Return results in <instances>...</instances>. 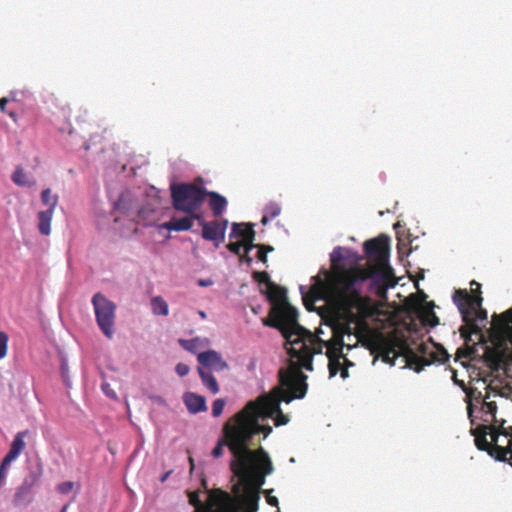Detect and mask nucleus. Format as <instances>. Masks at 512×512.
<instances>
[{"label": "nucleus", "instance_id": "obj_25", "mask_svg": "<svg viewBox=\"0 0 512 512\" xmlns=\"http://www.w3.org/2000/svg\"><path fill=\"white\" fill-rule=\"evenodd\" d=\"M465 393V402L467 403V414L472 424H474L473 413H474V403L481 404L485 401V396H483L482 392L476 388H466Z\"/></svg>", "mask_w": 512, "mask_h": 512}, {"label": "nucleus", "instance_id": "obj_17", "mask_svg": "<svg viewBox=\"0 0 512 512\" xmlns=\"http://www.w3.org/2000/svg\"><path fill=\"white\" fill-rule=\"evenodd\" d=\"M405 358L409 367L413 368L416 372H420L424 367L431 365L434 362L445 363L449 360L448 352L440 347L430 353V359L422 358L416 354L411 348L404 347Z\"/></svg>", "mask_w": 512, "mask_h": 512}, {"label": "nucleus", "instance_id": "obj_51", "mask_svg": "<svg viewBox=\"0 0 512 512\" xmlns=\"http://www.w3.org/2000/svg\"><path fill=\"white\" fill-rule=\"evenodd\" d=\"M239 259L241 262H246L248 265L252 263V257L249 255V252H245L239 255Z\"/></svg>", "mask_w": 512, "mask_h": 512}, {"label": "nucleus", "instance_id": "obj_58", "mask_svg": "<svg viewBox=\"0 0 512 512\" xmlns=\"http://www.w3.org/2000/svg\"><path fill=\"white\" fill-rule=\"evenodd\" d=\"M8 115L11 117V119L16 122L17 121V114L14 111H9Z\"/></svg>", "mask_w": 512, "mask_h": 512}, {"label": "nucleus", "instance_id": "obj_27", "mask_svg": "<svg viewBox=\"0 0 512 512\" xmlns=\"http://www.w3.org/2000/svg\"><path fill=\"white\" fill-rule=\"evenodd\" d=\"M183 400L188 410L193 413L206 410L205 398L201 395L188 392L184 394Z\"/></svg>", "mask_w": 512, "mask_h": 512}, {"label": "nucleus", "instance_id": "obj_10", "mask_svg": "<svg viewBox=\"0 0 512 512\" xmlns=\"http://www.w3.org/2000/svg\"><path fill=\"white\" fill-rule=\"evenodd\" d=\"M232 418L246 451L256 450L251 446L261 442L260 440L254 441L257 434L261 433L265 439L272 432L271 426L261 424L269 418L264 416V411L256 399L247 402L243 408L233 414Z\"/></svg>", "mask_w": 512, "mask_h": 512}, {"label": "nucleus", "instance_id": "obj_29", "mask_svg": "<svg viewBox=\"0 0 512 512\" xmlns=\"http://www.w3.org/2000/svg\"><path fill=\"white\" fill-rule=\"evenodd\" d=\"M11 179L14 184L21 187H31L34 185V181H31L28 177V174L25 172L24 168L18 166L14 172L12 173Z\"/></svg>", "mask_w": 512, "mask_h": 512}, {"label": "nucleus", "instance_id": "obj_49", "mask_svg": "<svg viewBox=\"0 0 512 512\" xmlns=\"http://www.w3.org/2000/svg\"><path fill=\"white\" fill-rule=\"evenodd\" d=\"M272 490L266 492V501L268 504H270L272 507H278L279 500L276 496H272L271 493Z\"/></svg>", "mask_w": 512, "mask_h": 512}, {"label": "nucleus", "instance_id": "obj_39", "mask_svg": "<svg viewBox=\"0 0 512 512\" xmlns=\"http://www.w3.org/2000/svg\"><path fill=\"white\" fill-rule=\"evenodd\" d=\"M264 213L267 214L271 219L276 218L281 213V208L277 203H269L265 206Z\"/></svg>", "mask_w": 512, "mask_h": 512}, {"label": "nucleus", "instance_id": "obj_60", "mask_svg": "<svg viewBox=\"0 0 512 512\" xmlns=\"http://www.w3.org/2000/svg\"><path fill=\"white\" fill-rule=\"evenodd\" d=\"M189 462H190L191 470L194 469L195 464H194V460L192 457L189 458Z\"/></svg>", "mask_w": 512, "mask_h": 512}, {"label": "nucleus", "instance_id": "obj_37", "mask_svg": "<svg viewBox=\"0 0 512 512\" xmlns=\"http://www.w3.org/2000/svg\"><path fill=\"white\" fill-rule=\"evenodd\" d=\"M225 405H226V401L224 399L219 398V399L214 400L212 403V409H211L212 415L214 417H220L221 414L223 413Z\"/></svg>", "mask_w": 512, "mask_h": 512}, {"label": "nucleus", "instance_id": "obj_6", "mask_svg": "<svg viewBox=\"0 0 512 512\" xmlns=\"http://www.w3.org/2000/svg\"><path fill=\"white\" fill-rule=\"evenodd\" d=\"M488 332L492 347L485 350V362L494 372L507 370L512 365V308L493 314L492 327Z\"/></svg>", "mask_w": 512, "mask_h": 512}, {"label": "nucleus", "instance_id": "obj_20", "mask_svg": "<svg viewBox=\"0 0 512 512\" xmlns=\"http://www.w3.org/2000/svg\"><path fill=\"white\" fill-rule=\"evenodd\" d=\"M198 362L207 368L222 371L228 368V364L222 360L220 353L215 350H207L198 354Z\"/></svg>", "mask_w": 512, "mask_h": 512}, {"label": "nucleus", "instance_id": "obj_31", "mask_svg": "<svg viewBox=\"0 0 512 512\" xmlns=\"http://www.w3.org/2000/svg\"><path fill=\"white\" fill-rule=\"evenodd\" d=\"M151 309L156 315L167 316L169 314L168 303L162 296H154L151 299Z\"/></svg>", "mask_w": 512, "mask_h": 512}, {"label": "nucleus", "instance_id": "obj_4", "mask_svg": "<svg viewBox=\"0 0 512 512\" xmlns=\"http://www.w3.org/2000/svg\"><path fill=\"white\" fill-rule=\"evenodd\" d=\"M278 375L279 385L272 393L261 395L256 399L264 411V417L274 419L276 427L289 423V416L280 407L281 402L290 403L294 399H302L308 389L307 376L297 363L291 362L288 368L280 369Z\"/></svg>", "mask_w": 512, "mask_h": 512}, {"label": "nucleus", "instance_id": "obj_7", "mask_svg": "<svg viewBox=\"0 0 512 512\" xmlns=\"http://www.w3.org/2000/svg\"><path fill=\"white\" fill-rule=\"evenodd\" d=\"M269 474L262 472L246 481L236 482L232 485V493L219 492L217 512H258L262 486Z\"/></svg>", "mask_w": 512, "mask_h": 512}, {"label": "nucleus", "instance_id": "obj_30", "mask_svg": "<svg viewBox=\"0 0 512 512\" xmlns=\"http://www.w3.org/2000/svg\"><path fill=\"white\" fill-rule=\"evenodd\" d=\"M198 371L203 385H205L212 394H217L219 392V386L213 374L205 371L203 368H199Z\"/></svg>", "mask_w": 512, "mask_h": 512}, {"label": "nucleus", "instance_id": "obj_53", "mask_svg": "<svg viewBox=\"0 0 512 512\" xmlns=\"http://www.w3.org/2000/svg\"><path fill=\"white\" fill-rule=\"evenodd\" d=\"M8 102V99L7 98H0V111L1 112H5L6 111V104Z\"/></svg>", "mask_w": 512, "mask_h": 512}, {"label": "nucleus", "instance_id": "obj_36", "mask_svg": "<svg viewBox=\"0 0 512 512\" xmlns=\"http://www.w3.org/2000/svg\"><path fill=\"white\" fill-rule=\"evenodd\" d=\"M11 460L4 457L0 463V488L5 484L6 477H7V471L11 464Z\"/></svg>", "mask_w": 512, "mask_h": 512}, {"label": "nucleus", "instance_id": "obj_18", "mask_svg": "<svg viewBox=\"0 0 512 512\" xmlns=\"http://www.w3.org/2000/svg\"><path fill=\"white\" fill-rule=\"evenodd\" d=\"M219 492H226L221 488H214L207 490L208 497L205 502L200 498V491H193L189 493V503L195 508V512H217L219 504H217L216 497Z\"/></svg>", "mask_w": 512, "mask_h": 512}, {"label": "nucleus", "instance_id": "obj_40", "mask_svg": "<svg viewBox=\"0 0 512 512\" xmlns=\"http://www.w3.org/2000/svg\"><path fill=\"white\" fill-rule=\"evenodd\" d=\"M422 322L424 324H429L431 327H435V325L439 323V318L432 310H430L424 313L422 316Z\"/></svg>", "mask_w": 512, "mask_h": 512}, {"label": "nucleus", "instance_id": "obj_9", "mask_svg": "<svg viewBox=\"0 0 512 512\" xmlns=\"http://www.w3.org/2000/svg\"><path fill=\"white\" fill-rule=\"evenodd\" d=\"M453 301L457 305L460 315H462L463 326L460 328V336L464 340V344L458 348L456 359L469 360L476 353L477 343H486L487 339L479 324H475L471 320V312L473 307L480 306L482 299L480 296L472 299L468 296L466 289H457L453 295Z\"/></svg>", "mask_w": 512, "mask_h": 512}, {"label": "nucleus", "instance_id": "obj_41", "mask_svg": "<svg viewBox=\"0 0 512 512\" xmlns=\"http://www.w3.org/2000/svg\"><path fill=\"white\" fill-rule=\"evenodd\" d=\"M273 250H274V248L272 246L262 245V244L258 245V253H257L258 259L262 263L266 264V262H267V253L271 252Z\"/></svg>", "mask_w": 512, "mask_h": 512}, {"label": "nucleus", "instance_id": "obj_35", "mask_svg": "<svg viewBox=\"0 0 512 512\" xmlns=\"http://www.w3.org/2000/svg\"><path fill=\"white\" fill-rule=\"evenodd\" d=\"M248 234L249 235L246 238V240L245 241L244 240L241 241L242 244H243L242 248L245 250V252H250L254 248H258V245H259V244H255L254 243L256 232L255 231H249Z\"/></svg>", "mask_w": 512, "mask_h": 512}, {"label": "nucleus", "instance_id": "obj_13", "mask_svg": "<svg viewBox=\"0 0 512 512\" xmlns=\"http://www.w3.org/2000/svg\"><path fill=\"white\" fill-rule=\"evenodd\" d=\"M364 252L370 267H383L389 261L390 241L388 236H377L364 243Z\"/></svg>", "mask_w": 512, "mask_h": 512}, {"label": "nucleus", "instance_id": "obj_63", "mask_svg": "<svg viewBox=\"0 0 512 512\" xmlns=\"http://www.w3.org/2000/svg\"><path fill=\"white\" fill-rule=\"evenodd\" d=\"M499 443H500V444H506V438H505L504 440H500V439H499Z\"/></svg>", "mask_w": 512, "mask_h": 512}, {"label": "nucleus", "instance_id": "obj_5", "mask_svg": "<svg viewBox=\"0 0 512 512\" xmlns=\"http://www.w3.org/2000/svg\"><path fill=\"white\" fill-rule=\"evenodd\" d=\"M357 297L362 299L363 303L360 304V306L353 305L351 307L342 306L333 296H325L324 299H321L322 301L334 305L339 312L342 313L343 321L329 324L332 336L327 341H321L320 353L322 352L324 344H331L341 348L347 346V348L350 349L351 345L345 343V337H347L348 340L350 337L357 339L361 326L365 324L367 318L374 314L375 309L371 297L364 296L362 290L357 291ZM319 300L320 299H318V301ZM318 341L320 342L319 338Z\"/></svg>", "mask_w": 512, "mask_h": 512}, {"label": "nucleus", "instance_id": "obj_46", "mask_svg": "<svg viewBox=\"0 0 512 512\" xmlns=\"http://www.w3.org/2000/svg\"><path fill=\"white\" fill-rule=\"evenodd\" d=\"M242 242H234V243H230L227 245V248L228 250H230L233 254L235 255H240L241 254V249H242Z\"/></svg>", "mask_w": 512, "mask_h": 512}, {"label": "nucleus", "instance_id": "obj_61", "mask_svg": "<svg viewBox=\"0 0 512 512\" xmlns=\"http://www.w3.org/2000/svg\"><path fill=\"white\" fill-rule=\"evenodd\" d=\"M67 509H68V506H67V504H65L64 506H62V509L60 510V512H67Z\"/></svg>", "mask_w": 512, "mask_h": 512}, {"label": "nucleus", "instance_id": "obj_28", "mask_svg": "<svg viewBox=\"0 0 512 512\" xmlns=\"http://www.w3.org/2000/svg\"><path fill=\"white\" fill-rule=\"evenodd\" d=\"M55 211L47 209L38 213V229L41 234L49 235L51 233V222Z\"/></svg>", "mask_w": 512, "mask_h": 512}, {"label": "nucleus", "instance_id": "obj_33", "mask_svg": "<svg viewBox=\"0 0 512 512\" xmlns=\"http://www.w3.org/2000/svg\"><path fill=\"white\" fill-rule=\"evenodd\" d=\"M41 200L43 204L48 206V209L55 211L57 203L59 202V196L57 194H52L51 189L47 188L41 192Z\"/></svg>", "mask_w": 512, "mask_h": 512}, {"label": "nucleus", "instance_id": "obj_42", "mask_svg": "<svg viewBox=\"0 0 512 512\" xmlns=\"http://www.w3.org/2000/svg\"><path fill=\"white\" fill-rule=\"evenodd\" d=\"M471 285V293H469L467 290V294H468V297H471L472 299H474V297H480L482 300V296H481V285L480 283H478L477 281L473 280L471 281L470 283Z\"/></svg>", "mask_w": 512, "mask_h": 512}, {"label": "nucleus", "instance_id": "obj_45", "mask_svg": "<svg viewBox=\"0 0 512 512\" xmlns=\"http://www.w3.org/2000/svg\"><path fill=\"white\" fill-rule=\"evenodd\" d=\"M190 371V368L188 365L184 364V363H178L176 366H175V372L179 375V376H185L189 373Z\"/></svg>", "mask_w": 512, "mask_h": 512}, {"label": "nucleus", "instance_id": "obj_48", "mask_svg": "<svg viewBox=\"0 0 512 512\" xmlns=\"http://www.w3.org/2000/svg\"><path fill=\"white\" fill-rule=\"evenodd\" d=\"M394 360H395V352H394V350L391 349V350L386 351L384 356H383V361L385 363H389L391 365H394Z\"/></svg>", "mask_w": 512, "mask_h": 512}, {"label": "nucleus", "instance_id": "obj_26", "mask_svg": "<svg viewBox=\"0 0 512 512\" xmlns=\"http://www.w3.org/2000/svg\"><path fill=\"white\" fill-rule=\"evenodd\" d=\"M262 293L266 294L267 299L270 303H272L274 306L280 305L287 302V290L277 284H270V286L265 289L261 290Z\"/></svg>", "mask_w": 512, "mask_h": 512}, {"label": "nucleus", "instance_id": "obj_43", "mask_svg": "<svg viewBox=\"0 0 512 512\" xmlns=\"http://www.w3.org/2000/svg\"><path fill=\"white\" fill-rule=\"evenodd\" d=\"M8 336L4 332H0V359H3L7 353Z\"/></svg>", "mask_w": 512, "mask_h": 512}, {"label": "nucleus", "instance_id": "obj_56", "mask_svg": "<svg viewBox=\"0 0 512 512\" xmlns=\"http://www.w3.org/2000/svg\"><path fill=\"white\" fill-rule=\"evenodd\" d=\"M313 336L318 337L320 341H324L320 336L323 335V331L321 329L316 330L315 334L312 333Z\"/></svg>", "mask_w": 512, "mask_h": 512}, {"label": "nucleus", "instance_id": "obj_32", "mask_svg": "<svg viewBox=\"0 0 512 512\" xmlns=\"http://www.w3.org/2000/svg\"><path fill=\"white\" fill-rule=\"evenodd\" d=\"M249 231H255L252 224L232 223L230 237H241L242 241H245Z\"/></svg>", "mask_w": 512, "mask_h": 512}, {"label": "nucleus", "instance_id": "obj_15", "mask_svg": "<svg viewBox=\"0 0 512 512\" xmlns=\"http://www.w3.org/2000/svg\"><path fill=\"white\" fill-rule=\"evenodd\" d=\"M324 347H326L330 377L340 373L341 377L346 379L349 376L348 367L353 366V364L345 357L343 348L331 344H324Z\"/></svg>", "mask_w": 512, "mask_h": 512}, {"label": "nucleus", "instance_id": "obj_24", "mask_svg": "<svg viewBox=\"0 0 512 512\" xmlns=\"http://www.w3.org/2000/svg\"><path fill=\"white\" fill-rule=\"evenodd\" d=\"M29 434L28 430L18 432L10 445L8 453L4 456L14 461L17 459L26 447L25 437Z\"/></svg>", "mask_w": 512, "mask_h": 512}, {"label": "nucleus", "instance_id": "obj_57", "mask_svg": "<svg viewBox=\"0 0 512 512\" xmlns=\"http://www.w3.org/2000/svg\"><path fill=\"white\" fill-rule=\"evenodd\" d=\"M269 220H271V218L267 214L264 213V215L262 216V219H261V223L265 225Z\"/></svg>", "mask_w": 512, "mask_h": 512}, {"label": "nucleus", "instance_id": "obj_54", "mask_svg": "<svg viewBox=\"0 0 512 512\" xmlns=\"http://www.w3.org/2000/svg\"><path fill=\"white\" fill-rule=\"evenodd\" d=\"M109 384H103V391L111 398H115V392L108 390Z\"/></svg>", "mask_w": 512, "mask_h": 512}, {"label": "nucleus", "instance_id": "obj_3", "mask_svg": "<svg viewBox=\"0 0 512 512\" xmlns=\"http://www.w3.org/2000/svg\"><path fill=\"white\" fill-rule=\"evenodd\" d=\"M221 434L211 455L214 458H220L224 454V447L229 449L233 457L230 460V470H232L233 476L237 478V482L246 481L262 472H273L272 461L262 446H258L255 451L245 450L233 416H230L223 425Z\"/></svg>", "mask_w": 512, "mask_h": 512}, {"label": "nucleus", "instance_id": "obj_59", "mask_svg": "<svg viewBox=\"0 0 512 512\" xmlns=\"http://www.w3.org/2000/svg\"><path fill=\"white\" fill-rule=\"evenodd\" d=\"M171 472H172V471H168V472H166V473L164 474V476H161L160 481H161L162 483H164V482L168 479V476L171 474Z\"/></svg>", "mask_w": 512, "mask_h": 512}, {"label": "nucleus", "instance_id": "obj_55", "mask_svg": "<svg viewBox=\"0 0 512 512\" xmlns=\"http://www.w3.org/2000/svg\"><path fill=\"white\" fill-rule=\"evenodd\" d=\"M427 349H428V345H426L425 343H422L419 345V351L426 354L427 353Z\"/></svg>", "mask_w": 512, "mask_h": 512}, {"label": "nucleus", "instance_id": "obj_11", "mask_svg": "<svg viewBox=\"0 0 512 512\" xmlns=\"http://www.w3.org/2000/svg\"><path fill=\"white\" fill-rule=\"evenodd\" d=\"M172 207L175 211L199 214L207 197V190L195 183L171 186Z\"/></svg>", "mask_w": 512, "mask_h": 512}, {"label": "nucleus", "instance_id": "obj_62", "mask_svg": "<svg viewBox=\"0 0 512 512\" xmlns=\"http://www.w3.org/2000/svg\"><path fill=\"white\" fill-rule=\"evenodd\" d=\"M199 315H200L202 318H205V317H206V314H205L203 311H200V312H199Z\"/></svg>", "mask_w": 512, "mask_h": 512}, {"label": "nucleus", "instance_id": "obj_1", "mask_svg": "<svg viewBox=\"0 0 512 512\" xmlns=\"http://www.w3.org/2000/svg\"><path fill=\"white\" fill-rule=\"evenodd\" d=\"M343 259L342 248H335L330 255L331 271L324 272L325 278L322 279L319 275L312 277L314 283L307 293H304L303 286L300 287L304 305L308 310H313L315 302L327 295H332L344 307L360 306L363 303L357 296V291L363 289L369 275L360 266L343 268L340 265Z\"/></svg>", "mask_w": 512, "mask_h": 512}, {"label": "nucleus", "instance_id": "obj_14", "mask_svg": "<svg viewBox=\"0 0 512 512\" xmlns=\"http://www.w3.org/2000/svg\"><path fill=\"white\" fill-rule=\"evenodd\" d=\"M362 271H365L369 275L368 280H372L377 288V294L380 297L386 294L389 287L396 284L389 261L383 268H380V266H368L367 268H362Z\"/></svg>", "mask_w": 512, "mask_h": 512}, {"label": "nucleus", "instance_id": "obj_34", "mask_svg": "<svg viewBox=\"0 0 512 512\" xmlns=\"http://www.w3.org/2000/svg\"><path fill=\"white\" fill-rule=\"evenodd\" d=\"M471 320L478 324L477 322H486L488 320V313L485 309L482 308V304L480 306L473 307L471 312Z\"/></svg>", "mask_w": 512, "mask_h": 512}, {"label": "nucleus", "instance_id": "obj_44", "mask_svg": "<svg viewBox=\"0 0 512 512\" xmlns=\"http://www.w3.org/2000/svg\"><path fill=\"white\" fill-rule=\"evenodd\" d=\"M179 344L186 350L195 351L197 345V339L192 340H179Z\"/></svg>", "mask_w": 512, "mask_h": 512}, {"label": "nucleus", "instance_id": "obj_50", "mask_svg": "<svg viewBox=\"0 0 512 512\" xmlns=\"http://www.w3.org/2000/svg\"><path fill=\"white\" fill-rule=\"evenodd\" d=\"M453 381L458 387L461 388L463 392L466 390V384L464 383L463 380L458 379L456 372L453 373Z\"/></svg>", "mask_w": 512, "mask_h": 512}, {"label": "nucleus", "instance_id": "obj_23", "mask_svg": "<svg viewBox=\"0 0 512 512\" xmlns=\"http://www.w3.org/2000/svg\"><path fill=\"white\" fill-rule=\"evenodd\" d=\"M209 208L214 217H220L227 209L228 201L221 194L214 191H207Z\"/></svg>", "mask_w": 512, "mask_h": 512}, {"label": "nucleus", "instance_id": "obj_21", "mask_svg": "<svg viewBox=\"0 0 512 512\" xmlns=\"http://www.w3.org/2000/svg\"><path fill=\"white\" fill-rule=\"evenodd\" d=\"M201 220V214L185 213L184 217H172L170 221L165 222L163 227L170 231H186L192 228L194 221Z\"/></svg>", "mask_w": 512, "mask_h": 512}, {"label": "nucleus", "instance_id": "obj_52", "mask_svg": "<svg viewBox=\"0 0 512 512\" xmlns=\"http://www.w3.org/2000/svg\"><path fill=\"white\" fill-rule=\"evenodd\" d=\"M212 283H213V281H212V280H210V279H200V280L198 281V284H199L200 286H203V287H205V286H210V285H212Z\"/></svg>", "mask_w": 512, "mask_h": 512}, {"label": "nucleus", "instance_id": "obj_2", "mask_svg": "<svg viewBox=\"0 0 512 512\" xmlns=\"http://www.w3.org/2000/svg\"><path fill=\"white\" fill-rule=\"evenodd\" d=\"M263 324L282 333L290 345L287 347L290 363H297L300 369L313 370V356L320 353L321 342L299 324L298 312L291 304L273 306L269 318L263 319Z\"/></svg>", "mask_w": 512, "mask_h": 512}, {"label": "nucleus", "instance_id": "obj_19", "mask_svg": "<svg viewBox=\"0 0 512 512\" xmlns=\"http://www.w3.org/2000/svg\"><path fill=\"white\" fill-rule=\"evenodd\" d=\"M38 479L39 476L36 473H31L25 478L13 496L12 502L15 507H22V505H28V503H31L32 489L37 483Z\"/></svg>", "mask_w": 512, "mask_h": 512}, {"label": "nucleus", "instance_id": "obj_22", "mask_svg": "<svg viewBox=\"0 0 512 512\" xmlns=\"http://www.w3.org/2000/svg\"><path fill=\"white\" fill-rule=\"evenodd\" d=\"M485 401L481 405L482 416L481 419L484 425L497 424L499 420L496 419L497 405L494 401H488L490 398V391H493L491 386H486Z\"/></svg>", "mask_w": 512, "mask_h": 512}, {"label": "nucleus", "instance_id": "obj_8", "mask_svg": "<svg viewBox=\"0 0 512 512\" xmlns=\"http://www.w3.org/2000/svg\"><path fill=\"white\" fill-rule=\"evenodd\" d=\"M505 423L500 420L497 424L478 425L471 429V434L478 450L512 466V426L505 427Z\"/></svg>", "mask_w": 512, "mask_h": 512}, {"label": "nucleus", "instance_id": "obj_12", "mask_svg": "<svg viewBox=\"0 0 512 512\" xmlns=\"http://www.w3.org/2000/svg\"><path fill=\"white\" fill-rule=\"evenodd\" d=\"M91 302L99 329L107 338L112 339L115 333L117 305L100 292L94 294Z\"/></svg>", "mask_w": 512, "mask_h": 512}, {"label": "nucleus", "instance_id": "obj_38", "mask_svg": "<svg viewBox=\"0 0 512 512\" xmlns=\"http://www.w3.org/2000/svg\"><path fill=\"white\" fill-rule=\"evenodd\" d=\"M253 279L257 282H259L260 284H265L266 285V289L270 286V284H274L271 280H270V277H269V274L267 272H254L253 273Z\"/></svg>", "mask_w": 512, "mask_h": 512}, {"label": "nucleus", "instance_id": "obj_16", "mask_svg": "<svg viewBox=\"0 0 512 512\" xmlns=\"http://www.w3.org/2000/svg\"><path fill=\"white\" fill-rule=\"evenodd\" d=\"M199 225L202 227V239L213 242L215 248L225 241L226 231L229 225L227 219L205 221L203 215L200 214Z\"/></svg>", "mask_w": 512, "mask_h": 512}, {"label": "nucleus", "instance_id": "obj_47", "mask_svg": "<svg viewBox=\"0 0 512 512\" xmlns=\"http://www.w3.org/2000/svg\"><path fill=\"white\" fill-rule=\"evenodd\" d=\"M74 487V484L73 482H63V483H60L59 486H58V492L62 493V494H66V493H69Z\"/></svg>", "mask_w": 512, "mask_h": 512}]
</instances>
